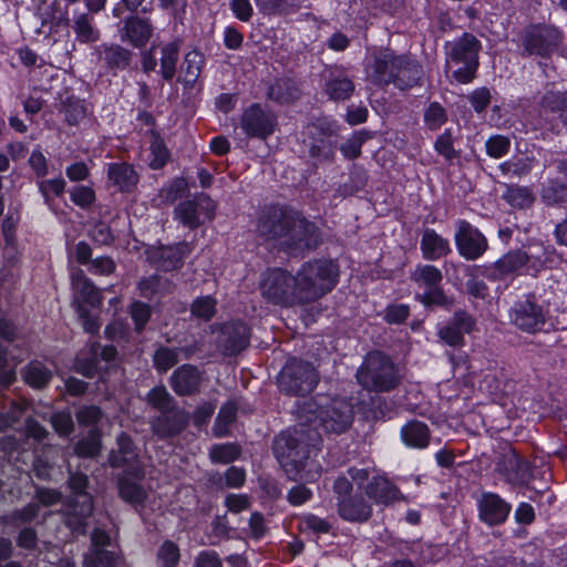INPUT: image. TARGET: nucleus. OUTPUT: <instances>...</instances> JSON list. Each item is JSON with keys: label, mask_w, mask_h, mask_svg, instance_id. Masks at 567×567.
Instances as JSON below:
<instances>
[{"label": "nucleus", "mask_w": 567, "mask_h": 567, "mask_svg": "<svg viewBox=\"0 0 567 567\" xmlns=\"http://www.w3.org/2000/svg\"><path fill=\"white\" fill-rule=\"evenodd\" d=\"M51 423L54 430L62 435H66L72 431L73 422L69 412L55 413L51 419Z\"/></svg>", "instance_id": "54"}, {"label": "nucleus", "mask_w": 567, "mask_h": 567, "mask_svg": "<svg viewBox=\"0 0 567 567\" xmlns=\"http://www.w3.org/2000/svg\"><path fill=\"white\" fill-rule=\"evenodd\" d=\"M236 410V405L231 402L226 403L220 409L214 426V432L217 436H224L227 433L228 425L235 419Z\"/></svg>", "instance_id": "39"}, {"label": "nucleus", "mask_w": 567, "mask_h": 567, "mask_svg": "<svg viewBox=\"0 0 567 567\" xmlns=\"http://www.w3.org/2000/svg\"><path fill=\"white\" fill-rule=\"evenodd\" d=\"M473 327L474 321L468 315L456 313L450 324L440 328L439 337L449 346L458 347L464 342L463 333L471 332Z\"/></svg>", "instance_id": "21"}, {"label": "nucleus", "mask_w": 567, "mask_h": 567, "mask_svg": "<svg viewBox=\"0 0 567 567\" xmlns=\"http://www.w3.org/2000/svg\"><path fill=\"white\" fill-rule=\"evenodd\" d=\"M317 380V372L310 364L292 359L281 370L278 384L287 393L306 394L313 390Z\"/></svg>", "instance_id": "9"}, {"label": "nucleus", "mask_w": 567, "mask_h": 567, "mask_svg": "<svg viewBox=\"0 0 567 567\" xmlns=\"http://www.w3.org/2000/svg\"><path fill=\"white\" fill-rule=\"evenodd\" d=\"M156 559L162 567H176L181 559L178 546L172 540H165L157 550Z\"/></svg>", "instance_id": "34"}, {"label": "nucleus", "mask_w": 567, "mask_h": 567, "mask_svg": "<svg viewBox=\"0 0 567 567\" xmlns=\"http://www.w3.org/2000/svg\"><path fill=\"white\" fill-rule=\"evenodd\" d=\"M470 100L475 111L482 112L489 103V91L486 89H478L471 94Z\"/></svg>", "instance_id": "63"}, {"label": "nucleus", "mask_w": 567, "mask_h": 567, "mask_svg": "<svg viewBox=\"0 0 567 567\" xmlns=\"http://www.w3.org/2000/svg\"><path fill=\"white\" fill-rule=\"evenodd\" d=\"M424 121L431 130H437L446 121L444 109L437 103H432L425 111Z\"/></svg>", "instance_id": "46"}, {"label": "nucleus", "mask_w": 567, "mask_h": 567, "mask_svg": "<svg viewBox=\"0 0 567 567\" xmlns=\"http://www.w3.org/2000/svg\"><path fill=\"white\" fill-rule=\"evenodd\" d=\"M200 383V374L192 365H183L177 369L172 377V386L178 394H189L195 391Z\"/></svg>", "instance_id": "26"}, {"label": "nucleus", "mask_w": 567, "mask_h": 567, "mask_svg": "<svg viewBox=\"0 0 567 567\" xmlns=\"http://www.w3.org/2000/svg\"><path fill=\"white\" fill-rule=\"evenodd\" d=\"M353 91V82L341 72L334 75L326 84V92L332 100L349 99L352 95Z\"/></svg>", "instance_id": "31"}, {"label": "nucleus", "mask_w": 567, "mask_h": 567, "mask_svg": "<svg viewBox=\"0 0 567 567\" xmlns=\"http://www.w3.org/2000/svg\"><path fill=\"white\" fill-rule=\"evenodd\" d=\"M305 423L321 426L326 432L341 433L352 422V410L348 402L318 395L305 403L299 411Z\"/></svg>", "instance_id": "2"}, {"label": "nucleus", "mask_w": 567, "mask_h": 567, "mask_svg": "<svg viewBox=\"0 0 567 567\" xmlns=\"http://www.w3.org/2000/svg\"><path fill=\"white\" fill-rule=\"evenodd\" d=\"M181 41L174 40L161 48V73L165 80H172L179 59Z\"/></svg>", "instance_id": "28"}, {"label": "nucleus", "mask_w": 567, "mask_h": 567, "mask_svg": "<svg viewBox=\"0 0 567 567\" xmlns=\"http://www.w3.org/2000/svg\"><path fill=\"white\" fill-rule=\"evenodd\" d=\"M334 491L338 494V513L342 519L347 522L369 519L372 514L371 505L363 499L362 495H348L351 484L347 478H338L334 483Z\"/></svg>", "instance_id": "10"}, {"label": "nucleus", "mask_w": 567, "mask_h": 567, "mask_svg": "<svg viewBox=\"0 0 567 567\" xmlns=\"http://www.w3.org/2000/svg\"><path fill=\"white\" fill-rule=\"evenodd\" d=\"M205 58L197 50L189 51L182 65V81L185 85H193L204 66Z\"/></svg>", "instance_id": "30"}, {"label": "nucleus", "mask_w": 567, "mask_h": 567, "mask_svg": "<svg viewBox=\"0 0 567 567\" xmlns=\"http://www.w3.org/2000/svg\"><path fill=\"white\" fill-rule=\"evenodd\" d=\"M478 41L472 34H464L458 41H456L450 49L449 56L446 60V68L452 69L460 62L477 63Z\"/></svg>", "instance_id": "19"}, {"label": "nucleus", "mask_w": 567, "mask_h": 567, "mask_svg": "<svg viewBox=\"0 0 567 567\" xmlns=\"http://www.w3.org/2000/svg\"><path fill=\"white\" fill-rule=\"evenodd\" d=\"M364 140L365 138L362 134H354L344 144H342L341 152L344 157L349 159L358 157L361 153V147Z\"/></svg>", "instance_id": "52"}, {"label": "nucleus", "mask_w": 567, "mask_h": 567, "mask_svg": "<svg viewBox=\"0 0 567 567\" xmlns=\"http://www.w3.org/2000/svg\"><path fill=\"white\" fill-rule=\"evenodd\" d=\"M512 318L517 328L527 332L539 331L546 322L543 307L530 298L516 303Z\"/></svg>", "instance_id": "17"}, {"label": "nucleus", "mask_w": 567, "mask_h": 567, "mask_svg": "<svg viewBox=\"0 0 567 567\" xmlns=\"http://www.w3.org/2000/svg\"><path fill=\"white\" fill-rule=\"evenodd\" d=\"M295 282V277L284 270H269L260 285L261 295L269 302L284 307L301 303Z\"/></svg>", "instance_id": "7"}, {"label": "nucleus", "mask_w": 567, "mask_h": 567, "mask_svg": "<svg viewBox=\"0 0 567 567\" xmlns=\"http://www.w3.org/2000/svg\"><path fill=\"white\" fill-rule=\"evenodd\" d=\"M339 277L337 265L330 260H316L305 264L297 276L296 289L299 301H315L336 286Z\"/></svg>", "instance_id": "3"}, {"label": "nucleus", "mask_w": 567, "mask_h": 567, "mask_svg": "<svg viewBox=\"0 0 567 567\" xmlns=\"http://www.w3.org/2000/svg\"><path fill=\"white\" fill-rule=\"evenodd\" d=\"M239 449L234 444L215 445L210 450V458L213 462L229 463L237 458Z\"/></svg>", "instance_id": "42"}, {"label": "nucleus", "mask_w": 567, "mask_h": 567, "mask_svg": "<svg viewBox=\"0 0 567 567\" xmlns=\"http://www.w3.org/2000/svg\"><path fill=\"white\" fill-rule=\"evenodd\" d=\"M72 286L74 290V302L78 313L82 318L83 328L87 332H95L100 323L94 315H91L87 308H99L102 301L101 293L96 287L81 272L72 275Z\"/></svg>", "instance_id": "6"}, {"label": "nucleus", "mask_w": 567, "mask_h": 567, "mask_svg": "<svg viewBox=\"0 0 567 567\" xmlns=\"http://www.w3.org/2000/svg\"><path fill=\"white\" fill-rule=\"evenodd\" d=\"M190 248L187 244H178L175 247H163L161 248L159 255V264L161 267L169 270L181 262V260L189 254Z\"/></svg>", "instance_id": "32"}, {"label": "nucleus", "mask_w": 567, "mask_h": 567, "mask_svg": "<svg viewBox=\"0 0 567 567\" xmlns=\"http://www.w3.org/2000/svg\"><path fill=\"white\" fill-rule=\"evenodd\" d=\"M197 206V213L199 214L200 220L212 219L215 214V204L207 196H199L196 200H192Z\"/></svg>", "instance_id": "57"}, {"label": "nucleus", "mask_w": 567, "mask_h": 567, "mask_svg": "<svg viewBox=\"0 0 567 567\" xmlns=\"http://www.w3.org/2000/svg\"><path fill=\"white\" fill-rule=\"evenodd\" d=\"M148 402L156 409L165 411L169 408L171 398L163 386L154 388L147 395Z\"/></svg>", "instance_id": "51"}, {"label": "nucleus", "mask_w": 567, "mask_h": 567, "mask_svg": "<svg viewBox=\"0 0 567 567\" xmlns=\"http://www.w3.org/2000/svg\"><path fill=\"white\" fill-rule=\"evenodd\" d=\"M151 161L150 166L154 169L161 168L168 159V152L162 140L154 137L151 143Z\"/></svg>", "instance_id": "45"}, {"label": "nucleus", "mask_w": 567, "mask_h": 567, "mask_svg": "<svg viewBox=\"0 0 567 567\" xmlns=\"http://www.w3.org/2000/svg\"><path fill=\"white\" fill-rule=\"evenodd\" d=\"M435 150L442 154L445 158L450 159L454 157V148L452 145V138L449 134H442L435 142Z\"/></svg>", "instance_id": "64"}, {"label": "nucleus", "mask_w": 567, "mask_h": 567, "mask_svg": "<svg viewBox=\"0 0 567 567\" xmlns=\"http://www.w3.org/2000/svg\"><path fill=\"white\" fill-rule=\"evenodd\" d=\"M152 32V25L147 20L137 17L131 18L125 21L122 40L128 41L136 48H142L148 42Z\"/></svg>", "instance_id": "24"}, {"label": "nucleus", "mask_w": 567, "mask_h": 567, "mask_svg": "<svg viewBox=\"0 0 567 567\" xmlns=\"http://www.w3.org/2000/svg\"><path fill=\"white\" fill-rule=\"evenodd\" d=\"M311 494L312 493L309 488L302 485H297L289 491L288 499L292 505L299 506L310 499Z\"/></svg>", "instance_id": "60"}, {"label": "nucleus", "mask_w": 567, "mask_h": 567, "mask_svg": "<svg viewBox=\"0 0 567 567\" xmlns=\"http://www.w3.org/2000/svg\"><path fill=\"white\" fill-rule=\"evenodd\" d=\"M511 511V506L505 503L498 495L486 493L482 495L480 501V516L489 524L497 525L503 523Z\"/></svg>", "instance_id": "18"}, {"label": "nucleus", "mask_w": 567, "mask_h": 567, "mask_svg": "<svg viewBox=\"0 0 567 567\" xmlns=\"http://www.w3.org/2000/svg\"><path fill=\"white\" fill-rule=\"evenodd\" d=\"M284 234L275 231V236L282 238V243L288 246H295L297 249L310 248L317 244L316 227L303 218L285 219L279 226Z\"/></svg>", "instance_id": "11"}, {"label": "nucleus", "mask_w": 567, "mask_h": 567, "mask_svg": "<svg viewBox=\"0 0 567 567\" xmlns=\"http://www.w3.org/2000/svg\"><path fill=\"white\" fill-rule=\"evenodd\" d=\"M413 279L420 286L432 288L442 280V274L439 268L431 265H424L415 269Z\"/></svg>", "instance_id": "37"}, {"label": "nucleus", "mask_w": 567, "mask_h": 567, "mask_svg": "<svg viewBox=\"0 0 567 567\" xmlns=\"http://www.w3.org/2000/svg\"><path fill=\"white\" fill-rule=\"evenodd\" d=\"M65 188V182L62 177L45 179L39 183V189L43 195L45 203L50 204L53 197H58L63 194Z\"/></svg>", "instance_id": "41"}, {"label": "nucleus", "mask_w": 567, "mask_h": 567, "mask_svg": "<svg viewBox=\"0 0 567 567\" xmlns=\"http://www.w3.org/2000/svg\"><path fill=\"white\" fill-rule=\"evenodd\" d=\"M476 66L477 63H472V65H470V62L464 61L460 62V64H456L452 69L446 68V71L451 73L456 81L467 83L472 80Z\"/></svg>", "instance_id": "49"}, {"label": "nucleus", "mask_w": 567, "mask_h": 567, "mask_svg": "<svg viewBox=\"0 0 567 567\" xmlns=\"http://www.w3.org/2000/svg\"><path fill=\"white\" fill-rule=\"evenodd\" d=\"M115 264L109 257H97L92 260L89 270L94 275L106 276L114 271Z\"/></svg>", "instance_id": "56"}, {"label": "nucleus", "mask_w": 567, "mask_h": 567, "mask_svg": "<svg viewBox=\"0 0 567 567\" xmlns=\"http://www.w3.org/2000/svg\"><path fill=\"white\" fill-rule=\"evenodd\" d=\"M86 484L87 478L85 475L73 474L70 477V487L76 496V501L71 508V514L66 523L70 528L79 533H84L82 518L86 517L92 512L91 496L85 493Z\"/></svg>", "instance_id": "13"}, {"label": "nucleus", "mask_w": 567, "mask_h": 567, "mask_svg": "<svg viewBox=\"0 0 567 567\" xmlns=\"http://www.w3.org/2000/svg\"><path fill=\"white\" fill-rule=\"evenodd\" d=\"M421 249L423 257L436 260L451 251L450 243L433 229H425L422 235Z\"/></svg>", "instance_id": "25"}, {"label": "nucleus", "mask_w": 567, "mask_h": 567, "mask_svg": "<svg viewBox=\"0 0 567 567\" xmlns=\"http://www.w3.org/2000/svg\"><path fill=\"white\" fill-rule=\"evenodd\" d=\"M71 199L74 204L86 207L94 200V192L86 186L74 187L71 192Z\"/></svg>", "instance_id": "55"}, {"label": "nucleus", "mask_w": 567, "mask_h": 567, "mask_svg": "<svg viewBox=\"0 0 567 567\" xmlns=\"http://www.w3.org/2000/svg\"><path fill=\"white\" fill-rule=\"evenodd\" d=\"M540 265L542 260L539 258L530 257L525 251L518 250L509 252L497 260L495 262V269L499 276H505L523 268L524 266L537 270Z\"/></svg>", "instance_id": "22"}, {"label": "nucleus", "mask_w": 567, "mask_h": 567, "mask_svg": "<svg viewBox=\"0 0 567 567\" xmlns=\"http://www.w3.org/2000/svg\"><path fill=\"white\" fill-rule=\"evenodd\" d=\"M225 334H229V344L226 351L235 353L244 349L248 341V328L244 323H236L225 327Z\"/></svg>", "instance_id": "33"}, {"label": "nucleus", "mask_w": 567, "mask_h": 567, "mask_svg": "<svg viewBox=\"0 0 567 567\" xmlns=\"http://www.w3.org/2000/svg\"><path fill=\"white\" fill-rule=\"evenodd\" d=\"M275 455L292 478L312 481L319 475V465L315 461L316 444L303 443L302 430H292L279 434L274 442Z\"/></svg>", "instance_id": "1"}, {"label": "nucleus", "mask_w": 567, "mask_h": 567, "mask_svg": "<svg viewBox=\"0 0 567 567\" xmlns=\"http://www.w3.org/2000/svg\"><path fill=\"white\" fill-rule=\"evenodd\" d=\"M230 8L235 17L241 21H248L252 16V6L249 0H233Z\"/></svg>", "instance_id": "58"}, {"label": "nucleus", "mask_w": 567, "mask_h": 567, "mask_svg": "<svg viewBox=\"0 0 567 567\" xmlns=\"http://www.w3.org/2000/svg\"><path fill=\"white\" fill-rule=\"evenodd\" d=\"M401 439L409 447L424 449L429 445L430 441L429 429L422 422H410L401 429Z\"/></svg>", "instance_id": "27"}, {"label": "nucleus", "mask_w": 567, "mask_h": 567, "mask_svg": "<svg viewBox=\"0 0 567 567\" xmlns=\"http://www.w3.org/2000/svg\"><path fill=\"white\" fill-rule=\"evenodd\" d=\"M194 567H223V564L216 553L206 550L199 553Z\"/></svg>", "instance_id": "62"}, {"label": "nucleus", "mask_w": 567, "mask_h": 567, "mask_svg": "<svg viewBox=\"0 0 567 567\" xmlns=\"http://www.w3.org/2000/svg\"><path fill=\"white\" fill-rule=\"evenodd\" d=\"M506 199L512 206L519 208L527 207L533 202L530 192L523 187L508 188L506 193Z\"/></svg>", "instance_id": "44"}, {"label": "nucleus", "mask_w": 567, "mask_h": 567, "mask_svg": "<svg viewBox=\"0 0 567 567\" xmlns=\"http://www.w3.org/2000/svg\"><path fill=\"white\" fill-rule=\"evenodd\" d=\"M175 216L189 228H195L202 223L197 206L192 200L179 204L175 209Z\"/></svg>", "instance_id": "36"}, {"label": "nucleus", "mask_w": 567, "mask_h": 567, "mask_svg": "<svg viewBox=\"0 0 567 567\" xmlns=\"http://www.w3.org/2000/svg\"><path fill=\"white\" fill-rule=\"evenodd\" d=\"M117 445L118 451L113 453L110 458L112 466L128 464L133 470L118 478L120 496L134 506L144 505L148 494L146 488L141 484L140 472L135 471V453L132 450V442L126 435H121L117 439Z\"/></svg>", "instance_id": "4"}, {"label": "nucleus", "mask_w": 567, "mask_h": 567, "mask_svg": "<svg viewBox=\"0 0 567 567\" xmlns=\"http://www.w3.org/2000/svg\"><path fill=\"white\" fill-rule=\"evenodd\" d=\"M563 40V32L554 25L536 27L529 30L524 39L525 49L533 54L547 55Z\"/></svg>", "instance_id": "16"}, {"label": "nucleus", "mask_w": 567, "mask_h": 567, "mask_svg": "<svg viewBox=\"0 0 567 567\" xmlns=\"http://www.w3.org/2000/svg\"><path fill=\"white\" fill-rule=\"evenodd\" d=\"M365 494L378 505H389L399 498V491L383 476L373 477L365 487Z\"/></svg>", "instance_id": "23"}, {"label": "nucleus", "mask_w": 567, "mask_h": 567, "mask_svg": "<svg viewBox=\"0 0 567 567\" xmlns=\"http://www.w3.org/2000/svg\"><path fill=\"white\" fill-rule=\"evenodd\" d=\"M110 537L102 529L92 534V549L85 556V567H116L122 563L121 554L116 548L107 549Z\"/></svg>", "instance_id": "14"}, {"label": "nucleus", "mask_w": 567, "mask_h": 567, "mask_svg": "<svg viewBox=\"0 0 567 567\" xmlns=\"http://www.w3.org/2000/svg\"><path fill=\"white\" fill-rule=\"evenodd\" d=\"M509 147V140L502 135H496L487 140L486 152L489 156L499 158L505 155Z\"/></svg>", "instance_id": "48"}, {"label": "nucleus", "mask_w": 567, "mask_h": 567, "mask_svg": "<svg viewBox=\"0 0 567 567\" xmlns=\"http://www.w3.org/2000/svg\"><path fill=\"white\" fill-rule=\"evenodd\" d=\"M110 179L118 186L121 190H131L137 183V174L132 166L121 163L109 166Z\"/></svg>", "instance_id": "29"}, {"label": "nucleus", "mask_w": 567, "mask_h": 567, "mask_svg": "<svg viewBox=\"0 0 567 567\" xmlns=\"http://www.w3.org/2000/svg\"><path fill=\"white\" fill-rule=\"evenodd\" d=\"M359 383L368 390L388 391L398 383L393 363L379 352L370 353L357 373Z\"/></svg>", "instance_id": "5"}, {"label": "nucleus", "mask_w": 567, "mask_h": 567, "mask_svg": "<svg viewBox=\"0 0 567 567\" xmlns=\"http://www.w3.org/2000/svg\"><path fill=\"white\" fill-rule=\"evenodd\" d=\"M74 31L81 42H94L99 39V32L92 27L89 17L85 14L75 19Z\"/></svg>", "instance_id": "38"}, {"label": "nucleus", "mask_w": 567, "mask_h": 567, "mask_svg": "<svg viewBox=\"0 0 567 567\" xmlns=\"http://www.w3.org/2000/svg\"><path fill=\"white\" fill-rule=\"evenodd\" d=\"M131 316L135 323V329L141 331L151 316L150 307L143 302H134L131 308Z\"/></svg>", "instance_id": "50"}, {"label": "nucleus", "mask_w": 567, "mask_h": 567, "mask_svg": "<svg viewBox=\"0 0 567 567\" xmlns=\"http://www.w3.org/2000/svg\"><path fill=\"white\" fill-rule=\"evenodd\" d=\"M406 71V74L417 75L420 73L416 64L412 63L408 59L394 56L390 51L380 52L375 59L371 69L368 71V75L375 83H389L390 81H396L398 85L401 86V75Z\"/></svg>", "instance_id": "8"}, {"label": "nucleus", "mask_w": 567, "mask_h": 567, "mask_svg": "<svg viewBox=\"0 0 567 567\" xmlns=\"http://www.w3.org/2000/svg\"><path fill=\"white\" fill-rule=\"evenodd\" d=\"M455 245L462 257L475 260L486 250L487 240L478 229L470 223L461 220L455 233Z\"/></svg>", "instance_id": "12"}, {"label": "nucleus", "mask_w": 567, "mask_h": 567, "mask_svg": "<svg viewBox=\"0 0 567 567\" xmlns=\"http://www.w3.org/2000/svg\"><path fill=\"white\" fill-rule=\"evenodd\" d=\"M23 378L33 388H42L50 380L51 373L43 364L35 362L27 368Z\"/></svg>", "instance_id": "35"}, {"label": "nucleus", "mask_w": 567, "mask_h": 567, "mask_svg": "<svg viewBox=\"0 0 567 567\" xmlns=\"http://www.w3.org/2000/svg\"><path fill=\"white\" fill-rule=\"evenodd\" d=\"M97 347L90 348V354L92 355L91 361L86 362L84 354H79L75 361V369L78 372L85 377H93L96 371V361H97Z\"/></svg>", "instance_id": "47"}, {"label": "nucleus", "mask_w": 567, "mask_h": 567, "mask_svg": "<svg viewBox=\"0 0 567 567\" xmlns=\"http://www.w3.org/2000/svg\"><path fill=\"white\" fill-rule=\"evenodd\" d=\"M419 299L424 306L446 303V297L440 288H436V286L429 288L426 292L419 296Z\"/></svg>", "instance_id": "59"}, {"label": "nucleus", "mask_w": 567, "mask_h": 567, "mask_svg": "<svg viewBox=\"0 0 567 567\" xmlns=\"http://www.w3.org/2000/svg\"><path fill=\"white\" fill-rule=\"evenodd\" d=\"M276 126V116L258 104L248 107L241 117V127L251 137L266 138L275 132Z\"/></svg>", "instance_id": "15"}, {"label": "nucleus", "mask_w": 567, "mask_h": 567, "mask_svg": "<svg viewBox=\"0 0 567 567\" xmlns=\"http://www.w3.org/2000/svg\"><path fill=\"white\" fill-rule=\"evenodd\" d=\"M100 440L99 436L94 433L90 435L86 440L79 442L75 447L76 453L80 456H94L100 451Z\"/></svg>", "instance_id": "53"}, {"label": "nucleus", "mask_w": 567, "mask_h": 567, "mask_svg": "<svg viewBox=\"0 0 567 567\" xmlns=\"http://www.w3.org/2000/svg\"><path fill=\"white\" fill-rule=\"evenodd\" d=\"M409 316V308L404 305H394L388 308L385 319L390 323H401Z\"/></svg>", "instance_id": "61"}, {"label": "nucleus", "mask_w": 567, "mask_h": 567, "mask_svg": "<svg viewBox=\"0 0 567 567\" xmlns=\"http://www.w3.org/2000/svg\"><path fill=\"white\" fill-rule=\"evenodd\" d=\"M498 470L506 480L514 484H525L530 480L532 473L527 461L520 458L516 453L506 454L498 464Z\"/></svg>", "instance_id": "20"}, {"label": "nucleus", "mask_w": 567, "mask_h": 567, "mask_svg": "<svg viewBox=\"0 0 567 567\" xmlns=\"http://www.w3.org/2000/svg\"><path fill=\"white\" fill-rule=\"evenodd\" d=\"M216 312V300L209 296L194 300L192 313L203 320H209Z\"/></svg>", "instance_id": "40"}, {"label": "nucleus", "mask_w": 567, "mask_h": 567, "mask_svg": "<svg viewBox=\"0 0 567 567\" xmlns=\"http://www.w3.org/2000/svg\"><path fill=\"white\" fill-rule=\"evenodd\" d=\"M178 361V351L174 349L162 348L154 354V363L157 370L167 371Z\"/></svg>", "instance_id": "43"}]
</instances>
